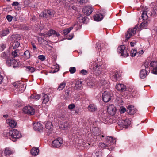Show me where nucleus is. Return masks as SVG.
<instances>
[{"instance_id":"55","label":"nucleus","mask_w":157,"mask_h":157,"mask_svg":"<svg viewBox=\"0 0 157 157\" xmlns=\"http://www.w3.org/2000/svg\"><path fill=\"white\" fill-rule=\"evenodd\" d=\"M80 72L82 73L83 75H86L87 73V71L83 69L80 71Z\"/></svg>"},{"instance_id":"56","label":"nucleus","mask_w":157,"mask_h":157,"mask_svg":"<svg viewBox=\"0 0 157 157\" xmlns=\"http://www.w3.org/2000/svg\"><path fill=\"white\" fill-rule=\"evenodd\" d=\"M101 14H102L103 16H104L106 14V10H101Z\"/></svg>"},{"instance_id":"54","label":"nucleus","mask_w":157,"mask_h":157,"mask_svg":"<svg viewBox=\"0 0 157 157\" xmlns=\"http://www.w3.org/2000/svg\"><path fill=\"white\" fill-rule=\"evenodd\" d=\"M6 17L9 22H11L13 18V17L10 15H7Z\"/></svg>"},{"instance_id":"57","label":"nucleus","mask_w":157,"mask_h":157,"mask_svg":"<svg viewBox=\"0 0 157 157\" xmlns=\"http://www.w3.org/2000/svg\"><path fill=\"white\" fill-rule=\"evenodd\" d=\"M149 62L147 61H146L145 63L144 64V66L146 68H147L149 67Z\"/></svg>"},{"instance_id":"46","label":"nucleus","mask_w":157,"mask_h":157,"mask_svg":"<svg viewBox=\"0 0 157 157\" xmlns=\"http://www.w3.org/2000/svg\"><path fill=\"white\" fill-rule=\"evenodd\" d=\"M55 33V31L53 30H51L48 31L47 33V35L49 36H50L52 34H54Z\"/></svg>"},{"instance_id":"42","label":"nucleus","mask_w":157,"mask_h":157,"mask_svg":"<svg viewBox=\"0 0 157 157\" xmlns=\"http://www.w3.org/2000/svg\"><path fill=\"white\" fill-rule=\"evenodd\" d=\"M109 118L108 117L103 118H102V121L105 124H109V122L108 121Z\"/></svg>"},{"instance_id":"25","label":"nucleus","mask_w":157,"mask_h":157,"mask_svg":"<svg viewBox=\"0 0 157 157\" xmlns=\"http://www.w3.org/2000/svg\"><path fill=\"white\" fill-rule=\"evenodd\" d=\"M3 135L6 137H10L11 136V130H5L3 133Z\"/></svg>"},{"instance_id":"40","label":"nucleus","mask_w":157,"mask_h":157,"mask_svg":"<svg viewBox=\"0 0 157 157\" xmlns=\"http://www.w3.org/2000/svg\"><path fill=\"white\" fill-rule=\"evenodd\" d=\"M137 55V52L136 50L131 51V56L132 57H134Z\"/></svg>"},{"instance_id":"30","label":"nucleus","mask_w":157,"mask_h":157,"mask_svg":"<svg viewBox=\"0 0 157 157\" xmlns=\"http://www.w3.org/2000/svg\"><path fill=\"white\" fill-rule=\"evenodd\" d=\"M40 98V95L39 94H33L31 95L30 98H32L35 99H39Z\"/></svg>"},{"instance_id":"15","label":"nucleus","mask_w":157,"mask_h":157,"mask_svg":"<svg viewBox=\"0 0 157 157\" xmlns=\"http://www.w3.org/2000/svg\"><path fill=\"white\" fill-rule=\"evenodd\" d=\"M6 63L9 66H13V67L17 66L18 64L17 62L13 59L7 60Z\"/></svg>"},{"instance_id":"12","label":"nucleus","mask_w":157,"mask_h":157,"mask_svg":"<svg viewBox=\"0 0 157 157\" xmlns=\"http://www.w3.org/2000/svg\"><path fill=\"white\" fill-rule=\"evenodd\" d=\"M118 125L121 127H127L131 124V121L130 120L127 119L125 120H121L119 121Z\"/></svg>"},{"instance_id":"10","label":"nucleus","mask_w":157,"mask_h":157,"mask_svg":"<svg viewBox=\"0 0 157 157\" xmlns=\"http://www.w3.org/2000/svg\"><path fill=\"white\" fill-rule=\"evenodd\" d=\"M13 85L16 88L19 89V90L21 92H22L25 89V86L23 83L20 81L16 82L13 83Z\"/></svg>"},{"instance_id":"27","label":"nucleus","mask_w":157,"mask_h":157,"mask_svg":"<svg viewBox=\"0 0 157 157\" xmlns=\"http://www.w3.org/2000/svg\"><path fill=\"white\" fill-rule=\"evenodd\" d=\"M141 17L143 20H147L148 17H149L148 16L147 12L145 11V10H144L142 14Z\"/></svg>"},{"instance_id":"62","label":"nucleus","mask_w":157,"mask_h":157,"mask_svg":"<svg viewBox=\"0 0 157 157\" xmlns=\"http://www.w3.org/2000/svg\"><path fill=\"white\" fill-rule=\"evenodd\" d=\"M12 38H16V39L17 38H20V36L18 35V34H16V35H12Z\"/></svg>"},{"instance_id":"22","label":"nucleus","mask_w":157,"mask_h":157,"mask_svg":"<svg viewBox=\"0 0 157 157\" xmlns=\"http://www.w3.org/2000/svg\"><path fill=\"white\" fill-rule=\"evenodd\" d=\"M39 152V150L38 148L33 147L31 151V153L33 155L36 156Z\"/></svg>"},{"instance_id":"3","label":"nucleus","mask_w":157,"mask_h":157,"mask_svg":"<svg viewBox=\"0 0 157 157\" xmlns=\"http://www.w3.org/2000/svg\"><path fill=\"white\" fill-rule=\"evenodd\" d=\"M22 137V135L19 131L16 129L11 130V136L10 139L13 141H16Z\"/></svg>"},{"instance_id":"64","label":"nucleus","mask_w":157,"mask_h":157,"mask_svg":"<svg viewBox=\"0 0 157 157\" xmlns=\"http://www.w3.org/2000/svg\"><path fill=\"white\" fill-rule=\"evenodd\" d=\"M100 154V152L99 151H96L95 153V155L97 157H98L99 156Z\"/></svg>"},{"instance_id":"23","label":"nucleus","mask_w":157,"mask_h":157,"mask_svg":"<svg viewBox=\"0 0 157 157\" xmlns=\"http://www.w3.org/2000/svg\"><path fill=\"white\" fill-rule=\"evenodd\" d=\"M94 20L96 21H100L103 18V16L101 14H96L94 17Z\"/></svg>"},{"instance_id":"2","label":"nucleus","mask_w":157,"mask_h":157,"mask_svg":"<svg viewBox=\"0 0 157 157\" xmlns=\"http://www.w3.org/2000/svg\"><path fill=\"white\" fill-rule=\"evenodd\" d=\"M102 66L101 63H93L91 68L93 69L94 73L96 75H99L101 72Z\"/></svg>"},{"instance_id":"18","label":"nucleus","mask_w":157,"mask_h":157,"mask_svg":"<svg viewBox=\"0 0 157 157\" xmlns=\"http://www.w3.org/2000/svg\"><path fill=\"white\" fill-rule=\"evenodd\" d=\"M14 153L13 150L9 147H6L5 148L4 151V153L5 156H7L11 155Z\"/></svg>"},{"instance_id":"33","label":"nucleus","mask_w":157,"mask_h":157,"mask_svg":"<svg viewBox=\"0 0 157 157\" xmlns=\"http://www.w3.org/2000/svg\"><path fill=\"white\" fill-rule=\"evenodd\" d=\"M147 23L146 21H144L140 24V27L141 29L145 28L147 26Z\"/></svg>"},{"instance_id":"14","label":"nucleus","mask_w":157,"mask_h":157,"mask_svg":"<svg viewBox=\"0 0 157 157\" xmlns=\"http://www.w3.org/2000/svg\"><path fill=\"white\" fill-rule=\"evenodd\" d=\"M107 110L109 114L113 115L115 113L116 109L113 105L111 104L109 105L107 108Z\"/></svg>"},{"instance_id":"43","label":"nucleus","mask_w":157,"mask_h":157,"mask_svg":"<svg viewBox=\"0 0 157 157\" xmlns=\"http://www.w3.org/2000/svg\"><path fill=\"white\" fill-rule=\"evenodd\" d=\"M17 51L18 52V51L17 50H16L12 52V55L13 57L15 58L17 56L18 54Z\"/></svg>"},{"instance_id":"53","label":"nucleus","mask_w":157,"mask_h":157,"mask_svg":"<svg viewBox=\"0 0 157 157\" xmlns=\"http://www.w3.org/2000/svg\"><path fill=\"white\" fill-rule=\"evenodd\" d=\"M145 11L147 12V14L148 17H150L152 15V13L151 11L149 10L148 9H147L145 10Z\"/></svg>"},{"instance_id":"7","label":"nucleus","mask_w":157,"mask_h":157,"mask_svg":"<svg viewBox=\"0 0 157 157\" xmlns=\"http://www.w3.org/2000/svg\"><path fill=\"white\" fill-rule=\"evenodd\" d=\"M63 141L61 138H58L52 142V147L54 148H58L63 144Z\"/></svg>"},{"instance_id":"44","label":"nucleus","mask_w":157,"mask_h":157,"mask_svg":"<svg viewBox=\"0 0 157 157\" xmlns=\"http://www.w3.org/2000/svg\"><path fill=\"white\" fill-rule=\"evenodd\" d=\"M20 44V43L16 41L13 44V46L14 48H17L19 47Z\"/></svg>"},{"instance_id":"1","label":"nucleus","mask_w":157,"mask_h":157,"mask_svg":"<svg viewBox=\"0 0 157 157\" xmlns=\"http://www.w3.org/2000/svg\"><path fill=\"white\" fill-rule=\"evenodd\" d=\"M107 143L105 144L103 143H100L99 144V146L101 148L105 147H109L108 148L110 151L113 150V147H112V145L116 143V140L111 136H108L106 138Z\"/></svg>"},{"instance_id":"38","label":"nucleus","mask_w":157,"mask_h":157,"mask_svg":"<svg viewBox=\"0 0 157 157\" xmlns=\"http://www.w3.org/2000/svg\"><path fill=\"white\" fill-rule=\"evenodd\" d=\"M157 62L156 61H151L150 65V67H152L153 68V69L154 67H156L157 66Z\"/></svg>"},{"instance_id":"13","label":"nucleus","mask_w":157,"mask_h":157,"mask_svg":"<svg viewBox=\"0 0 157 157\" xmlns=\"http://www.w3.org/2000/svg\"><path fill=\"white\" fill-rule=\"evenodd\" d=\"M93 10V8L90 6H86L82 10L83 13L87 15H90Z\"/></svg>"},{"instance_id":"48","label":"nucleus","mask_w":157,"mask_h":157,"mask_svg":"<svg viewBox=\"0 0 157 157\" xmlns=\"http://www.w3.org/2000/svg\"><path fill=\"white\" fill-rule=\"evenodd\" d=\"M88 0H78V2L81 4H85L87 3Z\"/></svg>"},{"instance_id":"21","label":"nucleus","mask_w":157,"mask_h":157,"mask_svg":"<svg viewBox=\"0 0 157 157\" xmlns=\"http://www.w3.org/2000/svg\"><path fill=\"white\" fill-rule=\"evenodd\" d=\"M148 71L145 69H143L140 73V77L141 78H144L147 75Z\"/></svg>"},{"instance_id":"59","label":"nucleus","mask_w":157,"mask_h":157,"mask_svg":"<svg viewBox=\"0 0 157 157\" xmlns=\"http://www.w3.org/2000/svg\"><path fill=\"white\" fill-rule=\"evenodd\" d=\"M6 54L5 52H3L1 55V56L4 59L6 58Z\"/></svg>"},{"instance_id":"39","label":"nucleus","mask_w":157,"mask_h":157,"mask_svg":"<svg viewBox=\"0 0 157 157\" xmlns=\"http://www.w3.org/2000/svg\"><path fill=\"white\" fill-rule=\"evenodd\" d=\"M60 127L62 129H66L67 128V123H64L60 125Z\"/></svg>"},{"instance_id":"20","label":"nucleus","mask_w":157,"mask_h":157,"mask_svg":"<svg viewBox=\"0 0 157 157\" xmlns=\"http://www.w3.org/2000/svg\"><path fill=\"white\" fill-rule=\"evenodd\" d=\"M126 111L127 113L129 115H133L135 113L134 107L131 105L129 106L128 107Z\"/></svg>"},{"instance_id":"8","label":"nucleus","mask_w":157,"mask_h":157,"mask_svg":"<svg viewBox=\"0 0 157 157\" xmlns=\"http://www.w3.org/2000/svg\"><path fill=\"white\" fill-rule=\"evenodd\" d=\"M110 77L113 81H117L120 77L119 73L117 70L112 71L110 73Z\"/></svg>"},{"instance_id":"32","label":"nucleus","mask_w":157,"mask_h":157,"mask_svg":"<svg viewBox=\"0 0 157 157\" xmlns=\"http://www.w3.org/2000/svg\"><path fill=\"white\" fill-rule=\"evenodd\" d=\"M54 67L55 69L54 70H52L50 72V73H55L57 72L59 70V66L58 65L56 64L55 65Z\"/></svg>"},{"instance_id":"5","label":"nucleus","mask_w":157,"mask_h":157,"mask_svg":"<svg viewBox=\"0 0 157 157\" xmlns=\"http://www.w3.org/2000/svg\"><path fill=\"white\" fill-rule=\"evenodd\" d=\"M55 13V11L52 10H45L42 12L41 15L44 18H49L53 16Z\"/></svg>"},{"instance_id":"50","label":"nucleus","mask_w":157,"mask_h":157,"mask_svg":"<svg viewBox=\"0 0 157 157\" xmlns=\"http://www.w3.org/2000/svg\"><path fill=\"white\" fill-rule=\"evenodd\" d=\"M39 59L42 61H44L45 59V56L43 55H40L38 56Z\"/></svg>"},{"instance_id":"60","label":"nucleus","mask_w":157,"mask_h":157,"mask_svg":"<svg viewBox=\"0 0 157 157\" xmlns=\"http://www.w3.org/2000/svg\"><path fill=\"white\" fill-rule=\"evenodd\" d=\"M19 5V3L17 1L13 2L12 5L13 6H17Z\"/></svg>"},{"instance_id":"41","label":"nucleus","mask_w":157,"mask_h":157,"mask_svg":"<svg viewBox=\"0 0 157 157\" xmlns=\"http://www.w3.org/2000/svg\"><path fill=\"white\" fill-rule=\"evenodd\" d=\"M76 69L74 67H71L69 70V71L72 74L75 73L76 71Z\"/></svg>"},{"instance_id":"35","label":"nucleus","mask_w":157,"mask_h":157,"mask_svg":"<svg viewBox=\"0 0 157 157\" xmlns=\"http://www.w3.org/2000/svg\"><path fill=\"white\" fill-rule=\"evenodd\" d=\"M24 55L26 59H28L30 58V54L29 51L26 50L24 53Z\"/></svg>"},{"instance_id":"9","label":"nucleus","mask_w":157,"mask_h":157,"mask_svg":"<svg viewBox=\"0 0 157 157\" xmlns=\"http://www.w3.org/2000/svg\"><path fill=\"white\" fill-rule=\"evenodd\" d=\"M23 111L25 113L32 115L35 113L34 109L32 107L29 106H25L23 109Z\"/></svg>"},{"instance_id":"49","label":"nucleus","mask_w":157,"mask_h":157,"mask_svg":"<svg viewBox=\"0 0 157 157\" xmlns=\"http://www.w3.org/2000/svg\"><path fill=\"white\" fill-rule=\"evenodd\" d=\"M52 126V124L51 123H48V124H46L45 125V127L46 128L48 129H50Z\"/></svg>"},{"instance_id":"24","label":"nucleus","mask_w":157,"mask_h":157,"mask_svg":"<svg viewBox=\"0 0 157 157\" xmlns=\"http://www.w3.org/2000/svg\"><path fill=\"white\" fill-rule=\"evenodd\" d=\"M88 109L90 112H94L97 110V108L96 106L94 104H91L88 106Z\"/></svg>"},{"instance_id":"6","label":"nucleus","mask_w":157,"mask_h":157,"mask_svg":"<svg viewBox=\"0 0 157 157\" xmlns=\"http://www.w3.org/2000/svg\"><path fill=\"white\" fill-rule=\"evenodd\" d=\"M138 26H136L134 28L129 29L126 33V40H128L132 36H133L136 33Z\"/></svg>"},{"instance_id":"11","label":"nucleus","mask_w":157,"mask_h":157,"mask_svg":"<svg viewBox=\"0 0 157 157\" xmlns=\"http://www.w3.org/2000/svg\"><path fill=\"white\" fill-rule=\"evenodd\" d=\"M111 94L106 91L104 92L102 94V100L105 102H109L111 99Z\"/></svg>"},{"instance_id":"17","label":"nucleus","mask_w":157,"mask_h":157,"mask_svg":"<svg viewBox=\"0 0 157 157\" xmlns=\"http://www.w3.org/2000/svg\"><path fill=\"white\" fill-rule=\"evenodd\" d=\"M7 123L12 128L15 127L17 125V122L12 119L7 120Z\"/></svg>"},{"instance_id":"63","label":"nucleus","mask_w":157,"mask_h":157,"mask_svg":"<svg viewBox=\"0 0 157 157\" xmlns=\"http://www.w3.org/2000/svg\"><path fill=\"white\" fill-rule=\"evenodd\" d=\"M128 90L130 92V94H134L133 93L134 92V90H133L131 89L130 88L128 89Z\"/></svg>"},{"instance_id":"51","label":"nucleus","mask_w":157,"mask_h":157,"mask_svg":"<svg viewBox=\"0 0 157 157\" xmlns=\"http://www.w3.org/2000/svg\"><path fill=\"white\" fill-rule=\"evenodd\" d=\"M75 107V106L74 104H71L69 105L68 108L70 110H71L74 109Z\"/></svg>"},{"instance_id":"47","label":"nucleus","mask_w":157,"mask_h":157,"mask_svg":"<svg viewBox=\"0 0 157 157\" xmlns=\"http://www.w3.org/2000/svg\"><path fill=\"white\" fill-rule=\"evenodd\" d=\"M6 45L5 44H0V50L1 51H3L6 48Z\"/></svg>"},{"instance_id":"45","label":"nucleus","mask_w":157,"mask_h":157,"mask_svg":"<svg viewBox=\"0 0 157 157\" xmlns=\"http://www.w3.org/2000/svg\"><path fill=\"white\" fill-rule=\"evenodd\" d=\"M87 85L90 87H93L95 86L94 83L93 82H91L90 81L87 82Z\"/></svg>"},{"instance_id":"52","label":"nucleus","mask_w":157,"mask_h":157,"mask_svg":"<svg viewBox=\"0 0 157 157\" xmlns=\"http://www.w3.org/2000/svg\"><path fill=\"white\" fill-rule=\"evenodd\" d=\"M120 112L121 113H124L126 111V109L124 107H121L120 108Z\"/></svg>"},{"instance_id":"4","label":"nucleus","mask_w":157,"mask_h":157,"mask_svg":"<svg viewBox=\"0 0 157 157\" xmlns=\"http://www.w3.org/2000/svg\"><path fill=\"white\" fill-rule=\"evenodd\" d=\"M118 52L121 53V56L124 57L128 56V51L125 48V46L124 45H122L118 47L117 49Z\"/></svg>"},{"instance_id":"34","label":"nucleus","mask_w":157,"mask_h":157,"mask_svg":"<svg viewBox=\"0 0 157 157\" xmlns=\"http://www.w3.org/2000/svg\"><path fill=\"white\" fill-rule=\"evenodd\" d=\"M65 86L66 83L64 82H62L60 84L57 89L59 90H61L65 87Z\"/></svg>"},{"instance_id":"16","label":"nucleus","mask_w":157,"mask_h":157,"mask_svg":"<svg viewBox=\"0 0 157 157\" xmlns=\"http://www.w3.org/2000/svg\"><path fill=\"white\" fill-rule=\"evenodd\" d=\"M116 88L119 91L122 92L126 90V86L122 84H116Z\"/></svg>"},{"instance_id":"37","label":"nucleus","mask_w":157,"mask_h":157,"mask_svg":"<svg viewBox=\"0 0 157 157\" xmlns=\"http://www.w3.org/2000/svg\"><path fill=\"white\" fill-rule=\"evenodd\" d=\"M9 33V30L7 29L6 30H3L2 32L1 35L2 36H5L8 34Z\"/></svg>"},{"instance_id":"31","label":"nucleus","mask_w":157,"mask_h":157,"mask_svg":"<svg viewBox=\"0 0 157 157\" xmlns=\"http://www.w3.org/2000/svg\"><path fill=\"white\" fill-rule=\"evenodd\" d=\"M73 26H71L64 30L63 31V33L65 35L67 34L73 29Z\"/></svg>"},{"instance_id":"29","label":"nucleus","mask_w":157,"mask_h":157,"mask_svg":"<svg viewBox=\"0 0 157 157\" xmlns=\"http://www.w3.org/2000/svg\"><path fill=\"white\" fill-rule=\"evenodd\" d=\"M26 70L27 71L30 73H33L36 70V69L34 67L29 66L27 67Z\"/></svg>"},{"instance_id":"61","label":"nucleus","mask_w":157,"mask_h":157,"mask_svg":"<svg viewBox=\"0 0 157 157\" xmlns=\"http://www.w3.org/2000/svg\"><path fill=\"white\" fill-rule=\"evenodd\" d=\"M153 71L154 73L157 74V66L153 68Z\"/></svg>"},{"instance_id":"58","label":"nucleus","mask_w":157,"mask_h":157,"mask_svg":"<svg viewBox=\"0 0 157 157\" xmlns=\"http://www.w3.org/2000/svg\"><path fill=\"white\" fill-rule=\"evenodd\" d=\"M144 52L143 50H141L139 52H137V55L139 56H140V55L142 54Z\"/></svg>"},{"instance_id":"19","label":"nucleus","mask_w":157,"mask_h":157,"mask_svg":"<svg viewBox=\"0 0 157 157\" xmlns=\"http://www.w3.org/2000/svg\"><path fill=\"white\" fill-rule=\"evenodd\" d=\"M34 129L36 131H40L43 128V125L40 123H37L34 124Z\"/></svg>"},{"instance_id":"26","label":"nucleus","mask_w":157,"mask_h":157,"mask_svg":"<svg viewBox=\"0 0 157 157\" xmlns=\"http://www.w3.org/2000/svg\"><path fill=\"white\" fill-rule=\"evenodd\" d=\"M42 103L46 104L47 103L49 100V97L46 94H44L42 97Z\"/></svg>"},{"instance_id":"36","label":"nucleus","mask_w":157,"mask_h":157,"mask_svg":"<svg viewBox=\"0 0 157 157\" xmlns=\"http://www.w3.org/2000/svg\"><path fill=\"white\" fill-rule=\"evenodd\" d=\"M103 43H102V44H101L99 43H97L96 48H98V50L99 51H100L103 48V47H101V46H103Z\"/></svg>"},{"instance_id":"28","label":"nucleus","mask_w":157,"mask_h":157,"mask_svg":"<svg viewBox=\"0 0 157 157\" xmlns=\"http://www.w3.org/2000/svg\"><path fill=\"white\" fill-rule=\"evenodd\" d=\"M82 85L81 81L78 80L76 82L75 85V89H80L81 88Z\"/></svg>"}]
</instances>
